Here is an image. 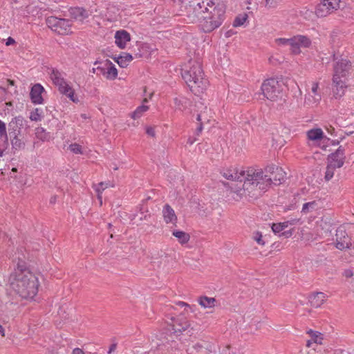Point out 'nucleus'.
I'll list each match as a JSON object with an SVG mask.
<instances>
[{
	"label": "nucleus",
	"instance_id": "nucleus-56",
	"mask_svg": "<svg viewBox=\"0 0 354 354\" xmlns=\"http://www.w3.org/2000/svg\"><path fill=\"white\" fill-rule=\"evenodd\" d=\"M15 41L14 39H12V37H8V39H7V41H6V45L7 46H9V45H11V44H15Z\"/></svg>",
	"mask_w": 354,
	"mask_h": 354
},
{
	"label": "nucleus",
	"instance_id": "nucleus-54",
	"mask_svg": "<svg viewBox=\"0 0 354 354\" xmlns=\"http://www.w3.org/2000/svg\"><path fill=\"white\" fill-rule=\"evenodd\" d=\"M72 354H85L84 352L79 348L73 349Z\"/></svg>",
	"mask_w": 354,
	"mask_h": 354
},
{
	"label": "nucleus",
	"instance_id": "nucleus-8",
	"mask_svg": "<svg viewBox=\"0 0 354 354\" xmlns=\"http://www.w3.org/2000/svg\"><path fill=\"white\" fill-rule=\"evenodd\" d=\"M351 66L350 62L345 59H341L336 62L334 66V75L333 78V82L335 86L340 88H343L345 86L341 77L346 76L351 69Z\"/></svg>",
	"mask_w": 354,
	"mask_h": 354
},
{
	"label": "nucleus",
	"instance_id": "nucleus-26",
	"mask_svg": "<svg viewBox=\"0 0 354 354\" xmlns=\"http://www.w3.org/2000/svg\"><path fill=\"white\" fill-rule=\"evenodd\" d=\"M308 138L310 140H319L324 136V133L321 129H313L307 132Z\"/></svg>",
	"mask_w": 354,
	"mask_h": 354
},
{
	"label": "nucleus",
	"instance_id": "nucleus-32",
	"mask_svg": "<svg viewBox=\"0 0 354 354\" xmlns=\"http://www.w3.org/2000/svg\"><path fill=\"white\" fill-rule=\"evenodd\" d=\"M149 107L145 105L139 106L133 112L131 113V117L136 120L140 118L143 113L147 111Z\"/></svg>",
	"mask_w": 354,
	"mask_h": 354
},
{
	"label": "nucleus",
	"instance_id": "nucleus-58",
	"mask_svg": "<svg viewBox=\"0 0 354 354\" xmlns=\"http://www.w3.org/2000/svg\"><path fill=\"white\" fill-rule=\"evenodd\" d=\"M178 305L181 306H186V307H188V308H191V306L189 304H186V303H185L183 301H179L178 302Z\"/></svg>",
	"mask_w": 354,
	"mask_h": 354
},
{
	"label": "nucleus",
	"instance_id": "nucleus-36",
	"mask_svg": "<svg viewBox=\"0 0 354 354\" xmlns=\"http://www.w3.org/2000/svg\"><path fill=\"white\" fill-rule=\"evenodd\" d=\"M30 272L26 268V263L24 261L21 259H19L17 263V269H15V272L12 274H18L19 272Z\"/></svg>",
	"mask_w": 354,
	"mask_h": 354
},
{
	"label": "nucleus",
	"instance_id": "nucleus-51",
	"mask_svg": "<svg viewBox=\"0 0 354 354\" xmlns=\"http://www.w3.org/2000/svg\"><path fill=\"white\" fill-rule=\"evenodd\" d=\"M146 133L149 136H151V137H155V130L153 127H147L146 129Z\"/></svg>",
	"mask_w": 354,
	"mask_h": 354
},
{
	"label": "nucleus",
	"instance_id": "nucleus-17",
	"mask_svg": "<svg viewBox=\"0 0 354 354\" xmlns=\"http://www.w3.org/2000/svg\"><path fill=\"white\" fill-rule=\"evenodd\" d=\"M189 327V324L185 319H174V323L171 325V330L174 334L178 335L182 332L185 331Z\"/></svg>",
	"mask_w": 354,
	"mask_h": 354
},
{
	"label": "nucleus",
	"instance_id": "nucleus-63",
	"mask_svg": "<svg viewBox=\"0 0 354 354\" xmlns=\"http://www.w3.org/2000/svg\"><path fill=\"white\" fill-rule=\"evenodd\" d=\"M196 141V139L192 140L191 138H189L187 140V143L189 145H192Z\"/></svg>",
	"mask_w": 354,
	"mask_h": 354
},
{
	"label": "nucleus",
	"instance_id": "nucleus-37",
	"mask_svg": "<svg viewBox=\"0 0 354 354\" xmlns=\"http://www.w3.org/2000/svg\"><path fill=\"white\" fill-rule=\"evenodd\" d=\"M108 186H109V183H104V182H101V183H98L96 186L95 191L98 194L97 197H98V199L100 200V205H102V203L101 194L105 189H106L108 187Z\"/></svg>",
	"mask_w": 354,
	"mask_h": 354
},
{
	"label": "nucleus",
	"instance_id": "nucleus-21",
	"mask_svg": "<svg viewBox=\"0 0 354 354\" xmlns=\"http://www.w3.org/2000/svg\"><path fill=\"white\" fill-rule=\"evenodd\" d=\"M11 141L12 149L15 150H20L24 148L25 142L23 141L21 134L17 136L8 137Z\"/></svg>",
	"mask_w": 354,
	"mask_h": 354
},
{
	"label": "nucleus",
	"instance_id": "nucleus-3",
	"mask_svg": "<svg viewBox=\"0 0 354 354\" xmlns=\"http://www.w3.org/2000/svg\"><path fill=\"white\" fill-rule=\"evenodd\" d=\"M12 288L22 298L32 299L37 293V278L31 272H19L10 277Z\"/></svg>",
	"mask_w": 354,
	"mask_h": 354
},
{
	"label": "nucleus",
	"instance_id": "nucleus-45",
	"mask_svg": "<svg viewBox=\"0 0 354 354\" xmlns=\"http://www.w3.org/2000/svg\"><path fill=\"white\" fill-rule=\"evenodd\" d=\"M311 339L314 343H316L318 344H322V341L323 339V335L321 333L317 331L315 333H314V335H313Z\"/></svg>",
	"mask_w": 354,
	"mask_h": 354
},
{
	"label": "nucleus",
	"instance_id": "nucleus-53",
	"mask_svg": "<svg viewBox=\"0 0 354 354\" xmlns=\"http://www.w3.org/2000/svg\"><path fill=\"white\" fill-rule=\"evenodd\" d=\"M344 276L347 278L351 277L353 275V272L351 270H346L344 271Z\"/></svg>",
	"mask_w": 354,
	"mask_h": 354
},
{
	"label": "nucleus",
	"instance_id": "nucleus-62",
	"mask_svg": "<svg viewBox=\"0 0 354 354\" xmlns=\"http://www.w3.org/2000/svg\"><path fill=\"white\" fill-rule=\"evenodd\" d=\"M313 342V341L312 340V339H310V340H308V341L306 342V346H307V347H310V346H311V344H312V342Z\"/></svg>",
	"mask_w": 354,
	"mask_h": 354
},
{
	"label": "nucleus",
	"instance_id": "nucleus-28",
	"mask_svg": "<svg viewBox=\"0 0 354 354\" xmlns=\"http://www.w3.org/2000/svg\"><path fill=\"white\" fill-rule=\"evenodd\" d=\"M216 299L213 297L201 296L198 298L199 304L204 308H212L215 306Z\"/></svg>",
	"mask_w": 354,
	"mask_h": 354
},
{
	"label": "nucleus",
	"instance_id": "nucleus-27",
	"mask_svg": "<svg viewBox=\"0 0 354 354\" xmlns=\"http://www.w3.org/2000/svg\"><path fill=\"white\" fill-rule=\"evenodd\" d=\"M172 234L178 239V241L181 244L187 243L190 239V235L183 231L174 230Z\"/></svg>",
	"mask_w": 354,
	"mask_h": 354
},
{
	"label": "nucleus",
	"instance_id": "nucleus-55",
	"mask_svg": "<svg viewBox=\"0 0 354 354\" xmlns=\"http://www.w3.org/2000/svg\"><path fill=\"white\" fill-rule=\"evenodd\" d=\"M279 236H284L286 237H289V236H292V232H291V230L285 231V232H282L281 234H280Z\"/></svg>",
	"mask_w": 354,
	"mask_h": 354
},
{
	"label": "nucleus",
	"instance_id": "nucleus-20",
	"mask_svg": "<svg viewBox=\"0 0 354 354\" xmlns=\"http://www.w3.org/2000/svg\"><path fill=\"white\" fill-rule=\"evenodd\" d=\"M46 90H30V97L31 102L35 104H41L44 102L42 93Z\"/></svg>",
	"mask_w": 354,
	"mask_h": 354
},
{
	"label": "nucleus",
	"instance_id": "nucleus-48",
	"mask_svg": "<svg viewBox=\"0 0 354 354\" xmlns=\"http://www.w3.org/2000/svg\"><path fill=\"white\" fill-rule=\"evenodd\" d=\"M272 230L275 234L279 233L283 230V225H281L280 223H273L272 225Z\"/></svg>",
	"mask_w": 354,
	"mask_h": 354
},
{
	"label": "nucleus",
	"instance_id": "nucleus-50",
	"mask_svg": "<svg viewBox=\"0 0 354 354\" xmlns=\"http://www.w3.org/2000/svg\"><path fill=\"white\" fill-rule=\"evenodd\" d=\"M174 102H175V104L178 107V109L182 110L183 108L185 107V106H184L183 104V102H182L181 100L178 99V98H175L174 99Z\"/></svg>",
	"mask_w": 354,
	"mask_h": 354
},
{
	"label": "nucleus",
	"instance_id": "nucleus-30",
	"mask_svg": "<svg viewBox=\"0 0 354 354\" xmlns=\"http://www.w3.org/2000/svg\"><path fill=\"white\" fill-rule=\"evenodd\" d=\"M70 27L71 23L68 20L59 18L57 28H59L61 32H58L59 34H67L70 30Z\"/></svg>",
	"mask_w": 354,
	"mask_h": 354
},
{
	"label": "nucleus",
	"instance_id": "nucleus-24",
	"mask_svg": "<svg viewBox=\"0 0 354 354\" xmlns=\"http://www.w3.org/2000/svg\"><path fill=\"white\" fill-rule=\"evenodd\" d=\"M319 90H310L308 94L305 95V100L307 103H313L318 102L321 99V93Z\"/></svg>",
	"mask_w": 354,
	"mask_h": 354
},
{
	"label": "nucleus",
	"instance_id": "nucleus-15",
	"mask_svg": "<svg viewBox=\"0 0 354 354\" xmlns=\"http://www.w3.org/2000/svg\"><path fill=\"white\" fill-rule=\"evenodd\" d=\"M50 79L55 86L59 88H72V86L69 85L64 79L62 74L57 70L53 69L50 73Z\"/></svg>",
	"mask_w": 354,
	"mask_h": 354
},
{
	"label": "nucleus",
	"instance_id": "nucleus-22",
	"mask_svg": "<svg viewBox=\"0 0 354 354\" xmlns=\"http://www.w3.org/2000/svg\"><path fill=\"white\" fill-rule=\"evenodd\" d=\"M330 8L327 7L324 1H321L316 7L315 14L319 17H324L330 14Z\"/></svg>",
	"mask_w": 354,
	"mask_h": 354
},
{
	"label": "nucleus",
	"instance_id": "nucleus-29",
	"mask_svg": "<svg viewBox=\"0 0 354 354\" xmlns=\"http://www.w3.org/2000/svg\"><path fill=\"white\" fill-rule=\"evenodd\" d=\"M266 99L272 102L277 101L282 97L281 90H266Z\"/></svg>",
	"mask_w": 354,
	"mask_h": 354
},
{
	"label": "nucleus",
	"instance_id": "nucleus-33",
	"mask_svg": "<svg viewBox=\"0 0 354 354\" xmlns=\"http://www.w3.org/2000/svg\"><path fill=\"white\" fill-rule=\"evenodd\" d=\"M317 207V203L315 201H311L304 204L301 212L304 214H308L313 210L315 209Z\"/></svg>",
	"mask_w": 354,
	"mask_h": 354
},
{
	"label": "nucleus",
	"instance_id": "nucleus-40",
	"mask_svg": "<svg viewBox=\"0 0 354 354\" xmlns=\"http://www.w3.org/2000/svg\"><path fill=\"white\" fill-rule=\"evenodd\" d=\"M336 169L333 165L327 164L324 178L326 181L330 180L334 175V171Z\"/></svg>",
	"mask_w": 354,
	"mask_h": 354
},
{
	"label": "nucleus",
	"instance_id": "nucleus-61",
	"mask_svg": "<svg viewBox=\"0 0 354 354\" xmlns=\"http://www.w3.org/2000/svg\"><path fill=\"white\" fill-rule=\"evenodd\" d=\"M56 199H57L56 196H52V197L50 198V203L51 204L55 203V201H56Z\"/></svg>",
	"mask_w": 354,
	"mask_h": 354
},
{
	"label": "nucleus",
	"instance_id": "nucleus-44",
	"mask_svg": "<svg viewBox=\"0 0 354 354\" xmlns=\"http://www.w3.org/2000/svg\"><path fill=\"white\" fill-rule=\"evenodd\" d=\"M262 234L260 232H255L253 234V239L259 245H263L265 244V242L262 239Z\"/></svg>",
	"mask_w": 354,
	"mask_h": 354
},
{
	"label": "nucleus",
	"instance_id": "nucleus-6",
	"mask_svg": "<svg viewBox=\"0 0 354 354\" xmlns=\"http://www.w3.org/2000/svg\"><path fill=\"white\" fill-rule=\"evenodd\" d=\"M274 43L279 46H290L291 54L299 55L301 48H309L311 40L305 35H297L290 38H277Z\"/></svg>",
	"mask_w": 354,
	"mask_h": 354
},
{
	"label": "nucleus",
	"instance_id": "nucleus-2",
	"mask_svg": "<svg viewBox=\"0 0 354 354\" xmlns=\"http://www.w3.org/2000/svg\"><path fill=\"white\" fill-rule=\"evenodd\" d=\"M194 12L205 32H211L218 28L223 21L225 10L222 6H215L212 1L198 3Z\"/></svg>",
	"mask_w": 354,
	"mask_h": 354
},
{
	"label": "nucleus",
	"instance_id": "nucleus-42",
	"mask_svg": "<svg viewBox=\"0 0 354 354\" xmlns=\"http://www.w3.org/2000/svg\"><path fill=\"white\" fill-rule=\"evenodd\" d=\"M68 149L71 151L75 154H82V146L77 143H73L69 145Z\"/></svg>",
	"mask_w": 354,
	"mask_h": 354
},
{
	"label": "nucleus",
	"instance_id": "nucleus-23",
	"mask_svg": "<svg viewBox=\"0 0 354 354\" xmlns=\"http://www.w3.org/2000/svg\"><path fill=\"white\" fill-rule=\"evenodd\" d=\"M133 57L129 53H123L116 58L115 61L118 65L122 68L127 67L129 64L132 61Z\"/></svg>",
	"mask_w": 354,
	"mask_h": 354
},
{
	"label": "nucleus",
	"instance_id": "nucleus-38",
	"mask_svg": "<svg viewBox=\"0 0 354 354\" xmlns=\"http://www.w3.org/2000/svg\"><path fill=\"white\" fill-rule=\"evenodd\" d=\"M248 19V15L247 14H241L238 15L233 23V26L235 27L241 26L244 24V23Z\"/></svg>",
	"mask_w": 354,
	"mask_h": 354
},
{
	"label": "nucleus",
	"instance_id": "nucleus-49",
	"mask_svg": "<svg viewBox=\"0 0 354 354\" xmlns=\"http://www.w3.org/2000/svg\"><path fill=\"white\" fill-rule=\"evenodd\" d=\"M281 0H266V6L269 8H274Z\"/></svg>",
	"mask_w": 354,
	"mask_h": 354
},
{
	"label": "nucleus",
	"instance_id": "nucleus-57",
	"mask_svg": "<svg viewBox=\"0 0 354 354\" xmlns=\"http://www.w3.org/2000/svg\"><path fill=\"white\" fill-rule=\"evenodd\" d=\"M115 348H116V344H111L109 348V350L108 351V353L111 354L113 351H114L115 350Z\"/></svg>",
	"mask_w": 354,
	"mask_h": 354
},
{
	"label": "nucleus",
	"instance_id": "nucleus-9",
	"mask_svg": "<svg viewBox=\"0 0 354 354\" xmlns=\"http://www.w3.org/2000/svg\"><path fill=\"white\" fill-rule=\"evenodd\" d=\"M294 81L289 78L271 77L262 83L261 88H281L283 87H294Z\"/></svg>",
	"mask_w": 354,
	"mask_h": 354
},
{
	"label": "nucleus",
	"instance_id": "nucleus-14",
	"mask_svg": "<svg viewBox=\"0 0 354 354\" xmlns=\"http://www.w3.org/2000/svg\"><path fill=\"white\" fill-rule=\"evenodd\" d=\"M130 40L129 33L124 30H118L115 34V43L121 49L125 48Z\"/></svg>",
	"mask_w": 354,
	"mask_h": 354
},
{
	"label": "nucleus",
	"instance_id": "nucleus-13",
	"mask_svg": "<svg viewBox=\"0 0 354 354\" xmlns=\"http://www.w3.org/2000/svg\"><path fill=\"white\" fill-rule=\"evenodd\" d=\"M24 125V118L21 116L13 118L8 124V137L20 135Z\"/></svg>",
	"mask_w": 354,
	"mask_h": 354
},
{
	"label": "nucleus",
	"instance_id": "nucleus-60",
	"mask_svg": "<svg viewBox=\"0 0 354 354\" xmlns=\"http://www.w3.org/2000/svg\"><path fill=\"white\" fill-rule=\"evenodd\" d=\"M31 88H44V87L40 84H36Z\"/></svg>",
	"mask_w": 354,
	"mask_h": 354
},
{
	"label": "nucleus",
	"instance_id": "nucleus-19",
	"mask_svg": "<svg viewBox=\"0 0 354 354\" xmlns=\"http://www.w3.org/2000/svg\"><path fill=\"white\" fill-rule=\"evenodd\" d=\"M162 215L164 218V221L166 223H176L177 221V216L175 214L174 210L171 208V207L166 204L163 207L162 209Z\"/></svg>",
	"mask_w": 354,
	"mask_h": 354
},
{
	"label": "nucleus",
	"instance_id": "nucleus-10",
	"mask_svg": "<svg viewBox=\"0 0 354 354\" xmlns=\"http://www.w3.org/2000/svg\"><path fill=\"white\" fill-rule=\"evenodd\" d=\"M336 245L335 247L340 250L350 248L351 246V239L348 237L344 226L339 227L336 230Z\"/></svg>",
	"mask_w": 354,
	"mask_h": 354
},
{
	"label": "nucleus",
	"instance_id": "nucleus-59",
	"mask_svg": "<svg viewBox=\"0 0 354 354\" xmlns=\"http://www.w3.org/2000/svg\"><path fill=\"white\" fill-rule=\"evenodd\" d=\"M317 331L313 330L312 329H310L307 330V334L310 335V336L312 337L313 335H314V333H315Z\"/></svg>",
	"mask_w": 354,
	"mask_h": 354
},
{
	"label": "nucleus",
	"instance_id": "nucleus-52",
	"mask_svg": "<svg viewBox=\"0 0 354 354\" xmlns=\"http://www.w3.org/2000/svg\"><path fill=\"white\" fill-rule=\"evenodd\" d=\"M295 223H296V220H292L291 221H286V222L279 223L281 224V225H283V230L285 228L288 227L289 224L294 225Z\"/></svg>",
	"mask_w": 354,
	"mask_h": 354
},
{
	"label": "nucleus",
	"instance_id": "nucleus-18",
	"mask_svg": "<svg viewBox=\"0 0 354 354\" xmlns=\"http://www.w3.org/2000/svg\"><path fill=\"white\" fill-rule=\"evenodd\" d=\"M325 300L326 295L322 292L313 293L308 297V301L311 306L314 308L320 307L324 303Z\"/></svg>",
	"mask_w": 354,
	"mask_h": 354
},
{
	"label": "nucleus",
	"instance_id": "nucleus-25",
	"mask_svg": "<svg viewBox=\"0 0 354 354\" xmlns=\"http://www.w3.org/2000/svg\"><path fill=\"white\" fill-rule=\"evenodd\" d=\"M3 136L5 137L6 140L3 142V147H0V156H3V151H5V149L7 148V147L8 145L6 124L0 120V137H1Z\"/></svg>",
	"mask_w": 354,
	"mask_h": 354
},
{
	"label": "nucleus",
	"instance_id": "nucleus-47",
	"mask_svg": "<svg viewBox=\"0 0 354 354\" xmlns=\"http://www.w3.org/2000/svg\"><path fill=\"white\" fill-rule=\"evenodd\" d=\"M255 97L259 100H265L266 99V90H261L254 94Z\"/></svg>",
	"mask_w": 354,
	"mask_h": 354
},
{
	"label": "nucleus",
	"instance_id": "nucleus-34",
	"mask_svg": "<svg viewBox=\"0 0 354 354\" xmlns=\"http://www.w3.org/2000/svg\"><path fill=\"white\" fill-rule=\"evenodd\" d=\"M328 8L330 12H332L334 10L339 8L340 0H323Z\"/></svg>",
	"mask_w": 354,
	"mask_h": 354
},
{
	"label": "nucleus",
	"instance_id": "nucleus-43",
	"mask_svg": "<svg viewBox=\"0 0 354 354\" xmlns=\"http://www.w3.org/2000/svg\"><path fill=\"white\" fill-rule=\"evenodd\" d=\"M344 95V90H332L330 93L329 95L331 96L332 98L339 99Z\"/></svg>",
	"mask_w": 354,
	"mask_h": 354
},
{
	"label": "nucleus",
	"instance_id": "nucleus-31",
	"mask_svg": "<svg viewBox=\"0 0 354 354\" xmlns=\"http://www.w3.org/2000/svg\"><path fill=\"white\" fill-rule=\"evenodd\" d=\"M59 19V18L55 17H48L46 19V23L48 27L50 28L53 30L57 32H61L60 30L57 28Z\"/></svg>",
	"mask_w": 354,
	"mask_h": 354
},
{
	"label": "nucleus",
	"instance_id": "nucleus-46",
	"mask_svg": "<svg viewBox=\"0 0 354 354\" xmlns=\"http://www.w3.org/2000/svg\"><path fill=\"white\" fill-rule=\"evenodd\" d=\"M300 13L305 19L308 20L311 19L314 15L313 12L308 9H304Z\"/></svg>",
	"mask_w": 354,
	"mask_h": 354
},
{
	"label": "nucleus",
	"instance_id": "nucleus-16",
	"mask_svg": "<svg viewBox=\"0 0 354 354\" xmlns=\"http://www.w3.org/2000/svg\"><path fill=\"white\" fill-rule=\"evenodd\" d=\"M69 13L73 19L81 22L90 15V12L88 10L80 7L71 8Z\"/></svg>",
	"mask_w": 354,
	"mask_h": 354
},
{
	"label": "nucleus",
	"instance_id": "nucleus-5",
	"mask_svg": "<svg viewBox=\"0 0 354 354\" xmlns=\"http://www.w3.org/2000/svg\"><path fill=\"white\" fill-rule=\"evenodd\" d=\"M249 169L250 168L240 172L227 170L223 173V177L231 180L230 183L223 184L225 186L229 187L232 192L236 194V198L234 197L236 200L241 199L243 197L250 200L249 195L248 194L249 193L244 190L246 180L251 178L246 176V174H249Z\"/></svg>",
	"mask_w": 354,
	"mask_h": 354
},
{
	"label": "nucleus",
	"instance_id": "nucleus-12",
	"mask_svg": "<svg viewBox=\"0 0 354 354\" xmlns=\"http://www.w3.org/2000/svg\"><path fill=\"white\" fill-rule=\"evenodd\" d=\"M193 100L195 101L196 106L198 109L197 111H199L196 117V120L200 122L199 126L196 129V134L198 136L203 131V121H209L210 116L207 113V107L206 106L203 107V102H198L196 98H193Z\"/></svg>",
	"mask_w": 354,
	"mask_h": 354
},
{
	"label": "nucleus",
	"instance_id": "nucleus-64",
	"mask_svg": "<svg viewBox=\"0 0 354 354\" xmlns=\"http://www.w3.org/2000/svg\"><path fill=\"white\" fill-rule=\"evenodd\" d=\"M80 116H81V118H82L83 119H86V118H88V117L86 115V114H85V113H82V114L80 115Z\"/></svg>",
	"mask_w": 354,
	"mask_h": 354
},
{
	"label": "nucleus",
	"instance_id": "nucleus-7",
	"mask_svg": "<svg viewBox=\"0 0 354 354\" xmlns=\"http://www.w3.org/2000/svg\"><path fill=\"white\" fill-rule=\"evenodd\" d=\"M94 65L97 66L93 68L92 71L93 73L102 75L104 77L109 80H113L118 75V71L115 65L108 59L100 62H95Z\"/></svg>",
	"mask_w": 354,
	"mask_h": 354
},
{
	"label": "nucleus",
	"instance_id": "nucleus-1",
	"mask_svg": "<svg viewBox=\"0 0 354 354\" xmlns=\"http://www.w3.org/2000/svg\"><path fill=\"white\" fill-rule=\"evenodd\" d=\"M248 173L246 176L251 178L246 180L244 190L249 193V199L252 200L261 196L272 184H281L286 177L282 168L274 165L267 166L263 170L250 168Z\"/></svg>",
	"mask_w": 354,
	"mask_h": 354
},
{
	"label": "nucleus",
	"instance_id": "nucleus-39",
	"mask_svg": "<svg viewBox=\"0 0 354 354\" xmlns=\"http://www.w3.org/2000/svg\"><path fill=\"white\" fill-rule=\"evenodd\" d=\"M41 113L42 111L38 108H36L30 113V119L32 121H40L41 120Z\"/></svg>",
	"mask_w": 354,
	"mask_h": 354
},
{
	"label": "nucleus",
	"instance_id": "nucleus-41",
	"mask_svg": "<svg viewBox=\"0 0 354 354\" xmlns=\"http://www.w3.org/2000/svg\"><path fill=\"white\" fill-rule=\"evenodd\" d=\"M63 94L70 98L73 102H80L79 98L77 97V95L75 93V90H62Z\"/></svg>",
	"mask_w": 354,
	"mask_h": 354
},
{
	"label": "nucleus",
	"instance_id": "nucleus-11",
	"mask_svg": "<svg viewBox=\"0 0 354 354\" xmlns=\"http://www.w3.org/2000/svg\"><path fill=\"white\" fill-rule=\"evenodd\" d=\"M346 159L345 149L342 146H339L338 149L333 153L328 156V164L333 165L336 168L342 167Z\"/></svg>",
	"mask_w": 354,
	"mask_h": 354
},
{
	"label": "nucleus",
	"instance_id": "nucleus-4",
	"mask_svg": "<svg viewBox=\"0 0 354 354\" xmlns=\"http://www.w3.org/2000/svg\"><path fill=\"white\" fill-rule=\"evenodd\" d=\"M182 77L189 88L206 87L207 81L203 78V71L199 61L191 59L182 69Z\"/></svg>",
	"mask_w": 354,
	"mask_h": 354
},
{
	"label": "nucleus",
	"instance_id": "nucleus-35",
	"mask_svg": "<svg viewBox=\"0 0 354 354\" xmlns=\"http://www.w3.org/2000/svg\"><path fill=\"white\" fill-rule=\"evenodd\" d=\"M328 8L330 12H332L334 10L339 8L340 0H323Z\"/></svg>",
	"mask_w": 354,
	"mask_h": 354
}]
</instances>
